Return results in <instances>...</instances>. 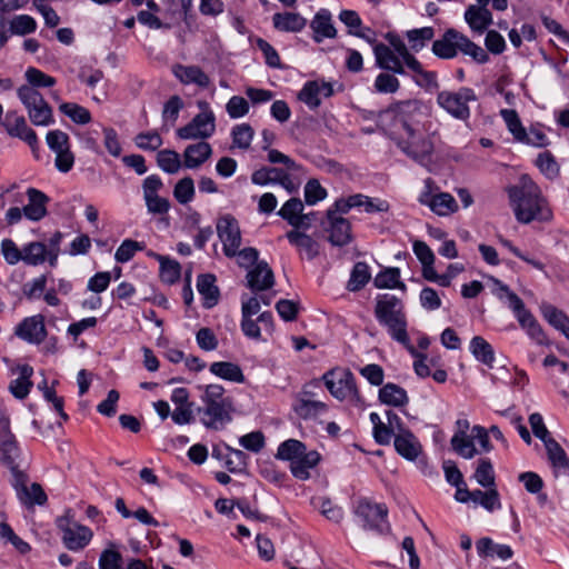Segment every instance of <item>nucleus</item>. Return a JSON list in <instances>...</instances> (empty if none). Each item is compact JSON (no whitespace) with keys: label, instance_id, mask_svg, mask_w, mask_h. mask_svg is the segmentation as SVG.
I'll use <instances>...</instances> for the list:
<instances>
[{"label":"nucleus","instance_id":"1","mask_svg":"<svg viewBox=\"0 0 569 569\" xmlns=\"http://www.w3.org/2000/svg\"><path fill=\"white\" fill-rule=\"evenodd\" d=\"M510 207L518 222L528 224L535 220L547 222L552 211L539 186L527 174L517 184L507 188Z\"/></svg>","mask_w":569,"mask_h":569},{"label":"nucleus","instance_id":"2","mask_svg":"<svg viewBox=\"0 0 569 569\" xmlns=\"http://www.w3.org/2000/svg\"><path fill=\"white\" fill-rule=\"evenodd\" d=\"M375 317L386 327L390 337L401 345H407V316L402 301L393 295H379L375 306Z\"/></svg>","mask_w":569,"mask_h":569},{"label":"nucleus","instance_id":"3","mask_svg":"<svg viewBox=\"0 0 569 569\" xmlns=\"http://www.w3.org/2000/svg\"><path fill=\"white\" fill-rule=\"evenodd\" d=\"M427 116V107L419 99L393 102L379 113L380 119H392L397 124L401 126L406 133L419 131L422 119Z\"/></svg>","mask_w":569,"mask_h":569},{"label":"nucleus","instance_id":"4","mask_svg":"<svg viewBox=\"0 0 569 569\" xmlns=\"http://www.w3.org/2000/svg\"><path fill=\"white\" fill-rule=\"evenodd\" d=\"M22 450L16 435L11 431L10 416L0 408V463L8 468L11 477L23 471L20 468Z\"/></svg>","mask_w":569,"mask_h":569},{"label":"nucleus","instance_id":"5","mask_svg":"<svg viewBox=\"0 0 569 569\" xmlns=\"http://www.w3.org/2000/svg\"><path fill=\"white\" fill-rule=\"evenodd\" d=\"M397 147L412 161L430 170L433 164L435 143L428 136L419 131L407 132L396 140Z\"/></svg>","mask_w":569,"mask_h":569},{"label":"nucleus","instance_id":"6","mask_svg":"<svg viewBox=\"0 0 569 569\" xmlns=\"http://www.w3.org/2000/svg\"><path fill=\"white\" fill-rule=\"evenodd\" d=\"M353 513L361 520L365 530L382 535L390 529L387 520L388 508L383 503H375L368 498H359L355 503Z\"/></svg>","mask_w":569,"mask_h":569},{"label":"nucleus","instance_id":"7","mask_svg":"<svg viewBox=\"0 0 569 569\" xmlns=\"http://www.w3.org/2000/svg\"><path fill=\"white\" fill-rule=\"evenodd\" d=\"M477 101V96L471 88L462 87L458 91L442 90L437 94V103L455 119L467 121L471 111L469 102Z\"/></svg>","mask_w":569,"mask_h":569},{"label":"nucleus","instance_id":"8","mask_svg":"<svg viewBox=\"0 0 569 569\" xmlns=\"http://www.w3.org/2000/svg\"><path fill=\"white\" fill-rule=\"evenodd\" d=\"M321 380L329 392L338 400L360 401L356 378L350 370L331 369L322 376Z\"/></svg>","mask_w":569,"mask_h":569},{"label":"nucleus","instance_id":"9","mask_svg":"<svg viewBox=\"0 0 569 569\" xmlns=\"http://www.w3.org/2000/svg\"><path fill=\"white\" fill-rule=\"evenodd\" d=\"M29 476L23 470L18 472L11 479V486L13 487L17 498L27 508H32L36 505L43 506L48 501L47 493L40 483L33 482L28 487Z\"/></svg>","mask_w":569,"mask_h":569},{"label":"nucleus","instance_id":"10","mask_svg":"<svg viewBox=\"0 0 569 569\" xmlns=\"http://www.w3.org/2000/svg\"><path fill=\"white\" fill-rule=\"evenodd\" d=\"M201 423L212 430H222L232 420L233 405L227 403H203L197 408Z\"/></svg>","mask_w":569,"mask_h":569},{"label":"nucleus","instance_id":"11","mask_svg":"<svg viewBox=\"0 0 569 569\" xmlns=\"http://www.w3.org/2000/svg\"><path fill=\"white\" fill-rule=\"evenodd\" d=\"M425 183L427 190L419 197L421 204L428 206L433 213L440 217H447L458 211L459 206L450 193L438 192L432 194L431 187L433 181L428 178Z\"/></svg>","mask_w":569,"mask_h":569},{"label":"nucleus","instance_id":"12","mask_svg":"<svg viewBox=\"0 0 569 569\" xmlns=\"http://www.w3.org/2000/svg\"><path fill=\"white\" fill-rule=\"evenodd\" d=\"M217 233L223 244V253L228 258L236 257L241 246L239 223L231 214L221 217L217 222Z\"/></svg>","mask_w":569,"mask_h":569},{"label":"nucleus","instance_id":"13","mask_svg":"<svg viewBox=\"0 0 569 569\" xmlns=\"http://www.w3.org/2000/svg\"><path fill=\"white\" fill-rule=\"evenodd\" d=\"M58 528L62 532V542L71 551L82 550L89 545L93 532L90 528L67 519L58 520Z\"/></svg>","mask_w":569,"mask_h":569},{"label":"nucleus","instance_id":"14","mask_svg":"<svg viewBox=\"0 0 569 569\" xmlns=\"http://www.w3.org/2000/svg\"><path fill=\"white\" fill-rule=\"evenodd\" d=\"M18 338L31 345H40L47 338V328L44 325V317L36 315L24 318L14 330Z\"/></svg>","mask_w":569,"mask_h":569},{"label":"nucleus","instance_id":"15","mask_svg":"<svg viewBox=\"0 0 569 569\" xmlns=\"http://www.w3.org/2000/svg\"><path fill=\"white\" fill-rule=\"evenodd\" d=\"M321 226L328 232V241L335 247L348 246L353 240L351 223L346 218L326 217Z\"/></svg>","mask_w":569,"mask_h":569},{"label":"nucleus","instance_id":"16","mask_svg":"<svg viewBox=\"0 0 569 569\" xmlns=\"http://www.w3.org/2000/svg\"><path fill=\"white\" fill-rule=\"evenodd\" d=\"M373 53L378 68L401 76L407 74L402 59L389 46L378 42L373 46Z\"/></svg>","mask_w":569,"mask_h":569},{"label":"nucleus","instance_id":"17","mask_svg":"<svg viewBox=\"0 0 569 569\" xmlns=\"http://www.w3.org/2000/svg\"><path fill=\"white\" fill-rule=\"evenodd\" d=\"M26 194L28 204L23 207L24 217L31 221H39L44 218L48 213L47 204L50 198L36 188H28Z\"/></svg>","mask_w":569,"mask_h":569},{"label":"nucleus","instance_id":"18","mask_svg":"<svg viewBox=\"0 0 569 569\" xmlns=\"http://www.w3.org/2000/svg\"><path fill=\"white\" fill-rule=\"evenodd\" d=\"M406 67L412 72L411 79L416 86L429 93L439 90L440 84L437 72L426 70L417 58L411 60Z\"/></svg>","mask_w":569,"mask_h":569},{"label":"nucleus","instance_id":"19","mask_svg":"<svg viewBox=\"0 0 569 569\" xmlns=\"http://www.w3.org/2000/svg\"><path fill=\"white\" fill-rule=\"evenodd\" d=\"M310 28L313 31V40L316 43L322 42L326 38H335L337 30L332 22L331 12L328 9H320L310 22Z\"/></svg>","mask_w":569,"mask_h":569},{"label":"nucleus","instance_id":"20","mask_svg":"<svg viewBox=\"0 0 569 569\" xmlns=\"http://www.w3.org/2000/svg\"><path fill=\"white\" fill-rule=\"evenodd\" d=\"M459 31L448 29L442 37L432 43V53L440 59H453L458 54Z\"/></svg>","mask_w":569,"mask_h":569},{"label":"nucleus","instance_id":"21","mask_svg":"<svg viewBox=\"0 0 569 569\" xmlns=\"http://www.w3.org/2000/svg\"><path fill=\"white\" fill-rule=\"evenodd\" d=\"M248 287L253 291H262L271 288L274 283L272 270L264 261L258 262L257 266L247 274Z\"/></svg>","mask_w":569,"mask_h":569},{"label":"nucleus","instance_id":"22","mask_svg":"<svg viewBox=\"0 0 569 569\" xmlns=\"http://www.w3.org/2000/svg\"><path fill=\"white\" fill-rule=\"evenodd\" d=\"M197 289L203 298V307L213 308L220 297L219 288L216 286V276L212 273H202L197 279Z\"/></svg>","mask_w":569,"mask_h":569},{"label":"nucleus","instance_id":"23","mask_svg":"<svg viewBox=\"0 0 569 569\" xmlns=\"http://www.w3.org/2000/svg\"><path fill=\"white\" fill-rule=\"evenodd\" d=\"M212 153V148L208 142L200 141L189 144L183 152V164L188 169H196L204 163Z\"/></svg>","mask_w":569,"mask_h":569},{"label":"nucleus","instance_id":"24","mask_svg":"<svg viewBox=\"0 0 569 569\" xmlns=\"http://www.w3.org/2000/svg\"><path fill=\"white\" fill-rule=\"evenodd\" d=\"M540 311L543 319L556 330L569 339V317L549 302H541Z\"/></svg>","mask_w":569,"mask_h":569},{"label":"nucleus","instance_id":"25","mask_svg":"<svg viewBox=\"0 0 569 569\" xmlns=\"http://www.w3.org/2000/svg\"><path fill=\"white\" fill-rule=\"evenodd\" d=\"M286 237L292 246L303 251L309 260H313L320 252L319 243L311 236L300 232L299 229L288 231Z\"/></svg>","mask_w":569,"mask_h":569},{"label":"nucleus","instance_id":"26","mask_svg":"<svg viewBox=\"0 0 569 569\" xmlns=\"http://www.w3.org/2000/svg\"><path fill=\"white\" fill-rule=\"evenodd\" d=\"M272 23L281 32H300L307 26V20L297 12H278L273 14Z\"/></svg>","mask_w":569,"mask_h":569},{"label":"nucleus","instance_id":"27","mask_svg":"<svg viewBox=\"0 0 569 569\" xmlns=\"http://www.w3.org/2000/svg\"><path fill=\"white\" fill-rule=\"evenodd\" d=\"M173 73L184 84L194 83L201 88L210 84V78L198 66L177 64Z\"/></svg>","mask_w":569,"mask_h":569},{"label":"nucleus","instance_id":"28","mask_svg":"<svg viewBox=\"0 0 569 569\" xmlns=\"http://www.w3.org/2000/svg\"><path fill=\"white\" fill-rule=\"evenodd\" d=\"M320 461V455L312 450L305 452L290 463V471L295 478L299 480H308L310 478V469L315 468Z\"/></svg>","mask_w":569,"mask_h":569},{"label":"nucleus","instance_id":"29","mask_svg":"<svg viewBox=\"0 0 569 569\" xmlns=\"http://www.w3.org/2000/svg\"><path fill=\"white\" fill-rule=\"evenodd\" d=\"M476 549L481 558L497 556L501 560H508L513 556V551L508 545L495 543L489 537H483L476 542Z\"/></svg>","mask_w":569,"mask_h":569},{"label":"nucleus","instance_id":"30","mask_svg":"<svg viewBox=\"0 0 569 569\" xmlns=\"http://www.w3.org/2000/svg\"><path fill=\"white\" fill-rule=\"evenodd\" d=\"M379 401L391 407H405L409 402V397L402 387L388 382L379 390Z\"/></svg>","mask_w":569,"mask_h":569},{"label":"nucleus","instance_id":"31","mask_svg":"<svg viewBox=\"0 0 569 569\" xmlns=\"http://www.w3.org/2000/svg\"><path fill=\"white\" fill-rule=\"evenodd\" d=\"M396 451L408 460H415L420 453V446L410 430L395 435Z\"/></svg>","mask_w":569,"mask_h":569},{"label":"nucleus","instance_id":"32","mask_svg":"<svg viewBox=\"0 0 569 569\" xmlns=\"http://www.w3.org/2000/svg\"><path fill=\"white\" fill-rule=\"evenodd\" d=\"M465 19L469 27L481 33L492 23V14L487 8L469 6L465 12Z\"/></svg>","mask_w":569,"mask_h":569},{"label":"nucleus","instance_id":"33","mask_svg":"<svg viewBox=\"0 0 569 569\" xmlns=\"http://www.w3.org/2000/svg\"><path fill=\"white\" fill-rule=\"evenodd\" d=\"M20 377L17 379H13L9 385V391L11 395L19 399L23 400L28 397L31 388H32V381L30 380L31 376L33 375V369L29 365H23L19 367Z\"/></svg>","mask_w":569,"mask_h":569},{"label":"nucleus","instance_id":"34","mask_svg":"<svg viewBox=\"0 0 569 569\" xmlns=\"http://www.w3.org/2000/svg\"><path fill=\"white\" fill-rule=\"evenodd\" d=\"M198 107L202 110L196 114L191 120L196 128L201 131L202 139L209 138L216 130V118L213 112L209 109L207 101H199Z\"/></svg>","mask_w":569,"mask_h":569},{"label":"nucleus","instance_id":"35","mask_svg":"<svg viewBox=\"0 0 569 569\" xmlns=\"http://www.w3.org/2000/svg\"><path fill=\"white\" fill-rule=\"evenodd\" d=\"M210 372L231 382L243 383L246 380L240 366L229 361L212 362L210 365Z\"/></svg>","mask_w":569,"mask_h":569},{"label":"nucleus","instance_id":"36","mask_svg":"<svg viewBox=\"0 0 569 569\" xmlns=\"http://www.w3.org/2000/svg\"><path fill=\"white\" fill-rule=\"evenodd\" d=\"M373 286L378 289H400L406 291L407 287L400 281V269L389 267L381 270L373 279Z\"/></svg>","mask_w":569,"mask_h":569},{"label":"nucleus","instance_id":"37","mask_svg":"<svg viewBox=\"0 0 569 569\" xmlns=\"http://www.w3.org/2000/svg\"><path fill=\"white\" fill-rule=\"evenodd\" d=\"M470 352L481 363L492 368L495 351L492 346L481 336H476L470 341Z\"/></svg>","mask_w":569,"mask_h":569},{"label":"nucleus","instance_id":"38","mask_svg":"<svg viewBox=\"0 0 569 569\" xmlns=\"http://www.w3.org/2000/svg\"><path fill=\"white\" fill-rule=\"evenodd\" d=\"M303 211V203L299 198H290L283 203L278 214L286 220L295 229L301 228V212Z\"/></svg>","mask_w":569,"mask_h":569},{"label":"nucleus","instance_id":"39","mask_svg":"<svg viewBox=\"0 0 569 569\" xmlns=\"http://www.w3.org/2000/svg\"><path fill=\"white\" fill-rule=\"evenodd\" d=\"M293 409H295V412L301 419H312V418H316L317 416L326 412L327 405L319 400L303 398V399H297V402H296Z\"/></svg>","mask_w":569,"mask_h":569},{"label":"nucleus","instance_id":"40","mask_svg":"<svg viewBox=\"0 0 569 569\" xmlns=\"http://www.w3.org/2000/svg\"><path fill=\"white\" fill-rule=\"evenodd\" d=\"M371 273L369 270V266L363 262L359 261L356 262L352 267L349 281L347 283V289L350 292H357L365 288V286L370 281Z\"/></svg>","mask_w":569,"mask_h":569},{"label":"nucleus","instance_id":"41","mask_svg":"<svg viewBox=\"0 0 569 569\" xmlns=\"http://www.w3.org/2000/svg\"><path fill=\"white\" fill-rule=\"evenodd\" d=\"M548 459L552 467L559 470H569V458L561 446L553 439H548L545 443Z\"/></svg>","mask_w":569,"mask_h":569},{"label":"nucleus","instance_id":"42","mask_svg":"<svg viewBox=\"0 0 569 569\" xmlns=\"http://www.w3.org/2000/svg\"><path fill=\"white\" fill-rule=\"evenodd\" d=\"M306 451L307 447L303 442L297 439H288L279 445L276 458L283 461H290L291 463Z\"/></svg>","mask_w":569,"mask_h":569},{"label":"nucleus","instance_id":"43","mask_svg":"<svg viewBox=\"0 0 569 569\" xmlns=\"http://www.w3.org/2000/svg\"><path fill=\"white\" fill-rule=\"evenodd\" d=\"M48 249L43 242L33 241L23 246L22 261L29 266H39L47 260Z\"/></svg>","mask_w":569,"mask_h":569},{"label":"nucleus","instance_id":"44","mask_svg":"<svg viewBox=\"0 0 569 569\" xmlns=\"http://www.w3.org/2000/svg\"><path fill=\"white\" fill-rule=\"evenodd\" d=\"M458 50L463 54L470 56L478 63H486L489 60V56L485 49L460 32L458 37Z\"/></svg>","mask_w":569,"mask_h":569},{"label":"nucleus","instance_id":"45","mask_svg":"<svg viewBox=\"0 0 569 569\" xmlns=\"http://www.w3.org/2000/svg\"><path fill=\"white\" fill-rule=\"evenodd\" d=\"M458 50L463 54L470 56L478 63H486L489 60V56L485 49L460 32L458 37Z\"/></svg>","mask_w":569,"mask_h":569},{"label":"nucleus","instance_id":"46","mask_svg":"<svg viewBox=\"0 0 569 569\" xmlns=\"http://www.w3.org/2000/svg\"><path fill=\"white\" fill-rule=\"evenodd\" d=\"M458 50L463 54L470 56L478 63H486L489 60V56L485 49L460 32L458 37Z\"/></svg>","mask_w":569,"mask_h":569},{"label":"nucleus","instance_id":"47","mask_svg":"<svg viewBox=\"0 0 569 569\" xmlns=\"http://www.w3.org/2000/svg\"><path fill=\"white\" fill-rule=\"evenodd\" d=\"M156 258L160 262V278L163 282L172 284L179 280L181 276V266L178 261L157 254Z\"/></svg>","mask_w":569,"mask_h":569},{"label":"nucleus","instance_id":"48","mask_svg":"<svg viewBox=\"0 0 569 569\" xmlns=\"http://www.w3.org/2000/svg\"><path fill=\"white\" fill-rule=\"evenodd\" d=\"M406 37L409 41L411 50L419 52L426 47L427 42L433 39L435 29L432 27L412 29L406 32Z\"/></svg>","mask_w":569,"mask_h":569},{"label":"nucleus","instance_id":"49","mask_svg":"<svg viewBox=\"0 0 569 569\" xmlns=\"http://www.w3.org/2000/svg\"><path fill=\"white\" fill-rule=\"evenodd\" d=\"M487 491L473 490L472 501L482 506L488 511L501 508L500 496L496 487H488Z\"/></svg>","mask_w":569,"mask_h":569},{"label":"nucleus","instance_id":"50","mask_svg":"<svg viewBox=\"0 0 569 569\" xmlns=\"http://www.w3.org/2000/svg\"><path fill=\"white\" fill-rule=\"evenodd\" d=\"M253 137L254 130L249 123L237 124L231 130L233 146L242 150L250 148Z\"/></svg>","mask_w":569,"mask_h":569},{"label":"nucleus","instance_id":"51","mask_svg":"<svg viewBox=\"0 0 569 569\" xmlns=\"http://www.w3.org/2000/svg\"><path fill=\"white\" fill-rule=\"evenodd\" d=\"M450 445L452 447V450L465 459H471L478 453L471 433L468 436L460 437L452 436Z\"/></svg>","mask_w":569,"mask_h":569},{"label":"nucleus","instance_id":"52","mask_svg":"<svg viewBox=\"0 0 569 569\" xmlns=\"http://www.w3.org/2000/svg\"><path fill=\"white\" fill-rule=\"evenodd\" d=\"M157 164L167 173H177L181 168L180 156L174 150H160L157 153Z\"/></svg>","mask_w":569,"mask_h":569},{"label":"nucleus","instance_id":"53","mask_svg":"<svg viewBox=\"0 0 569 569\" xmlns=\"http://www.w3.org/2000/svg\"><path fill=\"white\" fill-rule=\"evenodd\" d=\"M59 110L69 117L74 123L87 124L91 121L90 111L73 102H63L59 106Z\"/></svg>","mask_w":569,"mask_h":569},{"label":"nucleus","instance_id":"54","mask_svg":"<svg viewBox=\"0 0 569 569\" xmlns=\"http://www.w3.org/2000/svg\"><path fill=\"white\" fill-rule=\"evenodd\" d=\"M28 116L34 126L46 127L53 123L54 121L52 116V108L47 101L37 104V107H31L28 109Z\"/></svg>","mask_w":569,"mask_h":569},{"label":"nucleus","instance_id":"55","mask_svg":"<svg viewBox=\"0 0 569 569\" xmlns=\"http://www.w3.org/2000/svg\"><path fill=\"white\" fill-rule=\"evenodd\" d=\"M500 114L513 138L519 142L520 140H523L526 137V129L520 121L518 112L513 109H502Z\"/></svg>","mask_w":569,"mask_h":569},{"label":"nucleus","instance_id":"56","mask_svg":"<svg viewBox=\"0 0 569 569\" xmlns=\"http://www.w3.org/2000/svg\"><path fill=\"white\" fill-rule=\"evenodd\" d=\"M24 77L28 81L27 86H30L34 89L50 88V87H53L57 82V80L53 77L42 72L41 70H39L34 67H29L26 70Z\"/></svg>","mask_w":569,"mask_h":569},{"label":"nucleus","instance_id":"57","mask_svg":"<svg viewBox=\"0 0 569 569\" xmlns=\"http://www.w3.org/2000/svg\"><path fill=\"white\" fill-rule=\"evenodd\" d=\"M473 478L481 487H495V471L489 459H480Z\"/></svg>","mask_w":569,"mask_h":569},{"label":"nucleus","instance_id":"58","mask_svg":"<svg viewBox=\"0 0 569 569\" xmlns=\"http://www.w3.org/2000/svg\"><path fill=\"white\" fill-rule=\"evenodd\" d=\"M37 29L36 20L28 14L16 16L10 21V32L12 34L26 36L34 32Z\"/></svg>","mask_w":569,"mask_h":569},{"label":"nucleus","instance_id":"59","mask_svg":"<svg viewBox=\"0 0 569 569\" xmlns=\"http://www.w3.org/2000/svg\"><path fill=\"white\" fill-rule=\"evenodd\" d=\"M319 83L308 81L300 90L298 98L305 102L310 109H317L321 104Z\"/></svg>","mask_w":569,"mask_h":569},{"label":"nucleus","instance_id":"60","mask_svg":"<svg viewBox=\"0 0 569 569\" xmlns=\"http://www.w3.org/2000/svg\"><path fill=\"white\" fill-rule=\"evenodd\" d=\"M173 196L181 204L190 202L194 196V183L192 178L184 177L179 180L173 188Z\"/></svg>","mask_w":569,"mask_h":569},{"label":"nucleus","instance_id":"61","mask_svg":"<svg viewBox=\"0 0 569 569\" xmlns=\"http://www.w3.org/2000/svg\"><path fill=\"white\" fill-rule=\"evenodd\" d=\"M396 73L381 72L376 77L375 89L379 93H396L400 88V82Z\"/></svg>","mask_w":569,"mask_h":569},{"label":"nucleus","instance_id":"62","mask_svg":"<svg viewBox=\"0 0 569 569\" xmlns=\"http://www.w3.org/2000/svg\"><path fill=\"white\" fill-rule=\"evenodd\" d=\"M144 249L143 242H138L131 239H126L122 241V243L119 246V248L116 251L114 259L120 262L124 263L131 260L137 251H141Z\"/></svg>","mask_w":569,"mask_h":569},{"label":"nucleus","instance_id":"63","mask_svg":"<svg viewBox=\"0 0 569 569\" xmlns=\"http://www.w3.org/2000/svg\"><path fill=\"white\" fill-rule=\"evenodd\" d=\"M6 129L11 137L21 138L30 128L24 117L18 116L16 112H8L4 121Z\"/></svg>","mask_w":569,"mask_h":569},{"label":"nucleus","instance_id":"64","mask_svg":"<svg viewBox=\"0 0 569 569\" xmlns=\"http://www.w3.org/2000/svg\"><path fill=\"white\" fill-rule=\"evenodd\" d=\"M385 38L389 42V47L392 51L399 54L406 66L409 64L411 60L416 59L397 33L388 32Z\"/></svg>","mask_w":569,"mask_h":569}]
</instances>
